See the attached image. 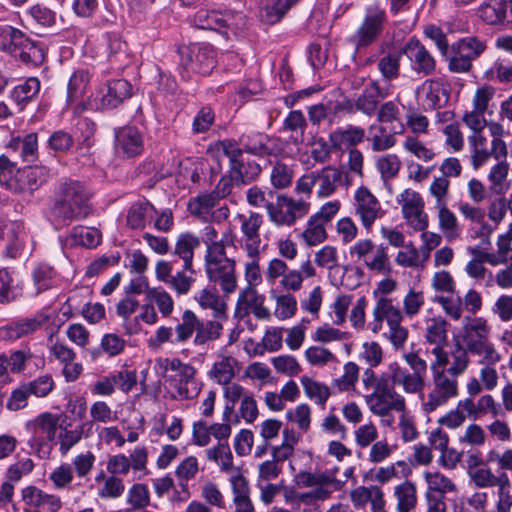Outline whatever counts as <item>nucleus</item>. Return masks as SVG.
Masks as SVG:
<instances>
[{
    "label": "nucleus",
    "instance_id": "47",
    "mask_svg": "<svg viewBox=\"0 0 512 512\" xmlns=\"http://www.w3.org/2000/svg\"><path fill=\"white\" fill-rule=\"evenodd\" d=\"M438 210L439 228L448 239L460 235L459 225L455 214L448 209L447 204L435 206Z\"/></svg>",
    "mask_w": 512,
    "mask_h": 512
},
{
    "label": "nucleus",
    "instance_id": "51",
    "mask_svg": "<svg viewBox=\"0 0 512 512\" xmlns=\"http://www.w3.org/2000/svg\"><path fill=\"white\" fill-rule=\"evenodd\" d=\"M301 384L307 397L314 400L318 405H325L326 401L330 397V389L327 385L315 381L308 376H303L301 378Z\"/></svg>",
    "mask_w": 512,
    "mask_h": 512
},
{
    "label": "nucleus",
    "instance_id": "49",
    "mask_svg": "<svg viewBox=\"0 0 512 512\" xmlns=\"http://www.w3.org/2000/svg\"><path fill=\"white\" fill-rule=\"evenodd\" d=\"M264 300L265 297L260 295L254 287L247 286L239 294L236 312L242 316L248 315L251 310L260 306V303H264Z\"/></svg>",
    "mask_w": 512,
    "mask_h": 512
},
{
    "label": "nucleus",
    "instance_id": "5",
    "mask_svg": "<svg viewBox=\"0 0 512 512\" xmlns=\"http://www.w3.org/2000/svg\"><path fill=\"white\" fill-rule=\"evenodd\" d=\"M489 328L483 318H474L463 327L465 350L481 357L480 364L495 365L501 360L500 354L489 341Z\"/></svg>",
    "mask_w": 512,
    "mask_h": 512
},
{
    "label": "nucleus",
    "instance_id": "29",
    "mask_svg": "<svg viewBox=\"0 0 512 512\" xmlns=\"http://www.w3.org/2000/svg\"><path fill=\"white\" fill-rule=\"evenodd\" d=\"M200 246V238L192 232L180 233L176 239L172 254L185 264V270L193 265L194 251Z\"/></svg>",
    "mask_w": 512,
    "mask_h": 512
},
{
    "label": "nucleus",
    "instance_id": "2",
    "mask_svg": "<svg viewBox=\"0 0 512 512\" xmlns=\"http://www.w3.org/2000/svg\"><path fill=\"white\" fill-rule=\"evenodd\" d=\"M91 211L89 192L82 182L67 179L60 183L58 199L52 210L57 227L84 219Z\"/></svg>",
    "mask_w": 512,
    "mask_h": 512
},
{
    "label": "nucleus",
    "instance_id": "25",
    "mask_svg": "<svg viewBox=\"0 0 512 512\" xmlns=\"http://www.w3.org/2000/svg\"><path fill=\"white\" fill-rule=\"evenodd\" d=\"M417 91L423 95V106L426 110L439 109L449 101V92L439 79L425 80Z\"/></svg>",
    "mask_w": 512,
    "mask_h": 512
},
{
    "label": "nucleus",
    "instance_id": "14",
    "mask_svg": "<svg viewBox=\"0 0 512 512\" xmlns=\"http://www.w3.org/2000/svg\"><path fill=\"white\" fill-rule=\"evenodd\" d=\"M401 206L402 215L410 226L416 231H423L428 227V217L424 212V202L421 195L412 190L405 189L396 198Z\"/></svg>",
    "mask_w": 512,
    "mask_h": 512
},
{
    "label": "nucleus",
    "instance_id": "53",
    "mask_svg": "<svg viewBox=\"0 0 512 512\" xmlns=\"http://www.w3.org/2000/svg\"><path fill=\"white\" fill-rule=\"evenodd\" d=\"M14 271L9 268L0 269V303H9L19 294L18 285L13 277Z\"/></svg>",
    "mask_w": 512,
    "mask_h": 512
},
{
    "label": "nucleus",
    "instance_id": "44",
    "mask_svg": "<svg viewBox=\"0 0 512 512\" xmlns=\"http://www.w3.org/2000/svg\"><path fill=\"white\" fill-rule=\"evenodd\" d=\"M237 360L231 356L223 357L213 364L209 374L220 385H228L235 376Z\"/></svg>",
    "mask_w": 512,
    "mask_h": 512
},
{
    "label": "nucleus",
    "instance_id": "61",
    "mask_svg": "<svg viewBox=\"0 0 512 512\" xmlns=\"http://www.w3.org/2000/svg\"><path fill=\"white\" fill-rule=\"evenodd\" d=\"M89 83V74L85 70L75 71L69 79L67 87V99L74 102L80 98Z\"/></svg>",
    "mask_w": 512,
    "mask_h": 512
},
{
    "label": "nucleus",
    "instance_id": "63",
    "mask_svg": "<svg viewBox=\"0 0 512 512\" xmlns=\"http://www.w3.org/2000/svg\"><path fill=\"white\" fill-rule=\"evenodd\" d=\"M359 377V367L354 362H347L344 365V374L332 382V387L338 391H349L353 389Z\"/></svg>",
    "mask_w": 512,
    "mask_h": 512
},
{
    "label": "nucleus",
    "instance_id": "31",
    "mask_svg": "<svg viewBox=\"0 0 512 512\" xmlns=\"http://www.w3.org/2000/svg\"><path fill=\"white\" fill-rule=\"evenodd\" d=\"M196 369L189 363L177 373V384L175 385L177 394L182 399H193L200 392V386L196 379Z\"/></svg>",
    "mask_w": 512,
    "mask_h": 512
},
{
    "label": "nucleus",
    "instance_id": "27",
    "mask_svg": "<svg viewBox=\"0 0 512 512\" xmlns=\"http://www.w3.org/2000/svg\"><path fill=\"white\" fill-rule=\"evenodd\" d=\"M105 39L108 61L115 69H122L129 63L127 43L116 33H107Z\"/></svg>",
    "mask_w": 512,
    "mask_h": 512
},
{
    "label": "nucleus",
    "instance_id": "23",
    "mask_svg": "<svg viewBox=\"0 0 512 512\" xmlns=\"http://www.w3.org/2000/svg\"><path fill=\"white\" fill-rule=\"evenodd\" d=\"M387 96L388 90L381 88L379 81L373 80L354 100L355 110L371 117L376 114L380 101Z\"/></svg>",
    "mask_w": 512,
    "mask_h": 512
},
{
    "label": "nucleus",
    "instance_id": "16",
    "mask_svg": "<svg viewBox=\"0 0 512 512\" xmlns=\"http://www.w3.org/2000/svg\"><path fill=\"white\" fill-rule=\"evenodd\" d=\"M354 209L363 227L370 231L374 222L384 215L378 199L366 187H360L355 192Z\"/></svg>",
    "mask_w": 512,
    "mask_h": 512
},
{
    "label": "nucleus",
    "instance_id": "12",
    "mask_svg": "<svg viewBox=\"0 0 512 512\" xmlns=\"http://www.w3.org/2000/svg\"><path fill=\"white\" fill-rule=\"evenodd\" d=\"M28 234L24 223L19 220H0V243L4 244L3 254L10 259H17L21 256Z\"/></svg>",
    "mask_w": 512,
    "mask_h": 512
},
{
    "label": "nucleus",
    "instance_id": "3",
    "mask_svg": "<svg viewBox=\"0 0 512 512\" xmlns=\"http://www.w3.org/2000/svg\"><path fill=\"white\" fill-rule=\"evenodd\" d=\"M60 418V415L44 412L26 423L25 428L30 434L27 440V445L31 450L30 453L35 454L40 459L50 457L56 444L55 439Z\"/></svg>",
    "mask_w": 512,
    "mask_h": 512
},
{
    "label": "nucleus",
    "instance_id": "56",
    "mask_svg": "<svg viewBox=\"0 0 512 512\" xmlns=\"http://www.w3.org/2000/svg\"><path fill=\"white\" fill-rule=\"evenodd\" d=\"M387 246L384 244L379 245L372 252L374 255L371 258H365V266L371 270L382 274L391 273V264L389 261Z\"/></svg>",
    "mask_w": 512,
    "mask_h": 512
},
{
    "label": "nucleus",
    "instance_id": "4",
    "mask_svg": "<svg viewBox=\"0 0 512 512\" xmlns=\"http://www.w3.org/2000/svg\"><path fill=\"white\" fill-rule=\"evenodd\" d=\"M180 57L179 73L183 80H190L192 74L209 75L217 64L216 49L209 43H191L178 48Z\"/></svg>",
    "mask_w": 512,
    "mask_h": 512
},
{
    "label": "nucleus",
    "instance_id": "37",
    "mask_svg": "<svg viewBox=\"0 0 512 512\" xmlns=\"http://www.w3.org/2000/svg\"><path fill=\"white\" fill-rule=\"evenodd\" d=\"M40 87V80L37 77H30L14 87L11 92V98L22 110L27 103L39 94Z\"/></svg>",
    "mask_w": 512,
    "mask_h": 512
},
{
    "label": "nucleus",
    "instance_id": "10",
    "mask_svg": "<svg viewBox=\"0 0 512 512\" xmlns=\"http://www.w3.org/2000/svg\"><path fill=\"white\" fill-rule=\"evenodd\" d=\"M385 21L386 13L383 9L369 6L361 25L351 36L350 41L357 49L368 47L380 36Z\"/></svg>",
    "mask_w": 512,
    "mask_h": 512
},
{
    "label": "nucleus",
    "instance_id": "32",
    "mask_svg": "<svg viewBox=\"0 0 512 512\" xmlns=\"http://www.w3.org/2000/svg\"><path fill=\"white\" fill-rule=\"evenodd\" d=\"M195 300L203 309H211L216 319H226L227 305L220 299L215 287L207 286L198 291Z\"/></svg>",
    "mask_w": 512,
    "mask_h": 512
},
{
    "label": "nucleus",
    "instance_id": "42",
    "mask_svg": "<svg viewBox=\"0 0 512 512\" xmlns=\"http://www.w3.org/2000/svg\"><path fill=\"white\" fill-rule=\"evenodd\" d=\"M367 140L371 142L373 151H384L393 147L396 139L393 134L388 133L382 123H375L368 128Z\"/></svg>",
    "mask_w": 512,
    "mask_h": 512
},
{
    "label": "nucleus",
    "instance_id": "38",
    "mask_svg": "<svg viewBox=\"0 0 512 512\" xmlns=\"http://www.w3.org/2000/svg\"><path fill=\"white\" fill-rule=\"evenodd\" d=\"M191 22L199 29L218 31L226 27L227 20L219 11L202 8L195 13Z\"/></svg>",
    "mask_w": 512,
    "mask_h": 512
},
{
    "label": "nucleus",
    "instance_id": "55",
    "mask_svg": "<svg viewBox=\"0 0 512 512\" xmlns=\"http://www.w3.org/2000/svg\"><path fill=\"white\" fill-rule=\"evenodd\" d=\"M13 56L27 66L37 67L42 64L45 54L41 44L33 40Z\"/></svg>",
    "mask_w": 512,
    "mask_h": 512
},
{
    "label": "nucleus",
    "instance_id": "17",
    "mask_svg": "<svg viewBox=\"0 0 512 512\" xmlns=\"http://www.w3.org/2000/svg\"><path fill=\"white\" fill-rule=\"evenodd\" d=\"M115 150L122 158H134L144 150V136L135 126L115 130Z\"/></svg>",
    "mask_w": 512,
    "mask_h": 512
},
{
    "label": "nucleus",
    "instance_id": "8",
    "mask_svg": "<svg viewBox=\"0 0 512 512\" xmlns=\"http://www.w3.org/2000/svg\"><path fill=\"white\" fill-rule=\"evenodd\" d=\"M486 50L485 41L476 36H467L451 44L447 57L448 69L453 73H466L472 68V61Z\"/></svg>",
    "mask_w": 512,
    "mask_h": 512
},
{
    "label": "nucleus",
    "instance_id": "18",
    "mask_svg": "<svg viewBox=\"0 0 512 512\" xmlns=\"http://www.w3.org/2000/svg\"><path fill=\"white\" fill-rule=\"evenodd\" d=\"M402 49L414 72L423 76H429L435 72L436 60L419 40L410 39Z\"/></svg>",
    "mask_w": 512,
    "mask_h": 512
},
{
    "label": "nucleus",
    "instance_id": "41",
    "mask_svg": "<svg viewBox=\"0 0 512 512\" xmlns=\"http://www.w3.org/2000/svg\"><path fill=\"white\" fill-rule=\"evenodd\" d=\"M394 496L397 499V512H410L417 503L416 487L412 482L405 481L394 489Z\"/></svg>",
    "mask_w": 512,
    "mask_h": 512
},
{
    "label": "nucleus",
    "instance_id": "28",
    "mask_svg": "<svg viewBox=\"0 0 512 512\" xmlns=\"http://www.w3.org/2000/svg\"><path fill=\"white\" fill-rule=\"evenodd\" d=\"M365 138V130L359 126L349 125L338 128L329 135L331 146L335 149L350 148L360 144Z\"/></svg>",
    "mask_w": 512,
    "mask_h": 512
},
{
    "label": "nucleus",
    "instance_id": "21",
    "mask_svg": "<svg viewBox=\"0 0 512 512\" xmlns=\"http://www.w3.org/2000/svg\"><path fill=\"white\" fill-rule=\"evenodd\" d=\"M241 232L244 237V249L248 256H259L261 243L259 229L263 224V216L257 212H250L248 216L238 214Z\"/></svg>",
    "mask_w": 512,
    "mask_h": 512
},
{
    "label": "nucleus",
    "instance_id": "9",
    "mask_svg": "<svg viewBox=\"0 0 512 512\" xmlns=\"http://www.w3.org/2000/svg\"><path fill=\"white\" fill-rule=\"evenodd\" d=\"M431 370L434 387L428 394L427 402L424 403V410L428 413L433 412L458 395L456 376L448 374L444 369L439 370L436 368V364H431Z\"/></svg>",
    "mask_w": 512,
    "mask_h": 512
},
{
    "label": "nucleus",
    "instance_id": "11",
    "mask_svg": "<svg viewBox=\"0 0 512 512\" xmlns=\"http://www.w3.org/2000/svg\"><path fill=\"white\" fill-rule=\"evenodd\" d=\"M174 261L159 260L156 263L155 273L158 280L169 285L179 295L187 294L194 281V275L196 274L193 265H190V269L185 270V264L182 265V269L174 270Z\"/></svg>",
    "mask_w": 512,
    "mask_h": 512
},
{
    "label": "nucleus",
    "instance_id": "33",
    "mask_svg": "<svg viewBox=\"0 0 512 512\" xmlns=\"http://www.w3.org/2000/svg\"><path fill=\"white\" fill-rule=\"evenodd\" d=\"M230 173L236 179V186L248 185L255 181L260 173L261 166L254 160L244 161L243 156L239 157L238 160L229 165Z\"/></svg>",
    "mask_w": 512,
    "mask_h": 512
},
{
    "label": "nucleus",
    "instance_id": "7",
    "mask_svg": "<svg viewBox=\"0 0 512 512\" xmlns=\"http://www.w3.org/2000/svg\"><path fill=\"white\" fill-rule=\"evenodd\" d=\"M310 203L303 198L298 200L278 194L275 202L266 203L269 220L276 226H292L298 219L308 214Z\"/></svg>",
    "mask_w": 512,
    "mask_h": 512
},
{
    "label": "nucleus",
    "instance_id": "30",
    "mask_svg": "<svg viewBox=\"0 0 512 512\" xmlns=\"http://www.w3.org/2000/svg\"><path fill=\"white\" fill-rule=\"evenodd\" d=\"M336 472L337 468L316 473L300 471L295 479L297 485L301 487L333 486L335 489H340L341 482L336 479Z\"/></svg>",
    "mask_w": 512,
    "mask_h": 512
},
{
    "label": "nucleus",
    "instance_id": "59",
    "mask_svg": "<svg viewBox=\"0 0 512 512\" xmlns=\"http://www.w3.org/2000/svg\"><path fill=\"white\" fill-rule=\"evenodd\" d=\"M10 147L20 148V155L24 161L32 162L37 157L38 137L36 133L27 134L22 140L20 138L13 139Z\"/></svg>",
    "mask_w": 512,
    "mask_h": 512
},
{
    "label": "nucleus",
    "instance_id": "15",
    "mask_svg": "<svg viewBox=\"0 0 512 512\" xmlns=\"http://www.w3.org/2000/svg\"><path fill=\"white\" fill-rule=\"evenodd\" d=\"M132 96V85L126 79L108 80L97 92L95 102L100 110H112Z\"/></svg>",
    "mask_w": 512,
    "mask_h": 512
},
{
    "label": "nucleus",
    "instance_id": "57",
    "mask_svg": "<svg viewBox=\"0 0 512 512\" xmlns=\"http://www.w3.org/2000/svg\"><path fill=\"white\" fill-rule=\"evenodd\" d=\"M224 397L227 400V404L224 407L223 411V420L229 421L231 415L234 412L235 403L251 394V392H247L244 387H242L238 383H229L228 385H224Z\"/></svg>",
    "mask_w": 512,
    "mask_h": 512
},
{
    "label": "nucleus",
    "instance_id": "46",
    "mask_svg": "<svg viewBox=\"0 0 512 512\" xmlns=\"http://www.w3.org/2000/svg\"><path fill=\"white\" fill-rule=\"evenodd\" d=\"M149 209H154V207L147 200L133 203L127 211V226L134 230L143 229L146 225V215Z\"/></svg>",
    "mask_w": 512,
    "mask_h": 512
},
{
    "label": "nucleus",
    "instance_id": "1",
    "mask_svg": "<svg viewBox=\"0 0 512 512\" xmlns=\"http://www.w3.org/2000/svg\"><path fill=\"white\" fill-rule=\"evenodd\" d=\"M222 333L223 325L219 319L202 320L192 310L186 309L175 328L160 326L149 339V344L152 347H160L164 343L185 344L194 335L193 344L204 348L218 340Z\"/></svg>",
    "mask_w": 512,
    "mask_h": 512
},
{
    "label": "nucleus",
    "instance_id": "52",
    "mask_svg": "<svg viewBox=\"0 0 512 512\" xmlns=\"http://www.w3.org/2000/svg\"><path fill=\"white\" fill-rule=\"evenodd\" d=\"M448 323L442 317H434L427 322L426 340L430 344L443 346L447 341Z\"/></svg>",
    "mask_w": 512,
    "mask_h": 512
},
{
    "label": "nucleus",
    "instance_id": "35",
    "mask_svg": "<svg viewBox=\"0 0 512 512\" xmlns=\"http://www.w3.org/2000/svg\"><path fill=\"white\" fill-rule=\"evenodd\" d=\"M300 0H273L264 5L259 11L261 22L274 25L279 23L287 12Z\"/></svg>",
    "mask_w": 512,
    "mask_h": 512
},
{
    "label": "nucleus",
    "instance_id": "45",
    "mask_svg": "<svg viewBox=\"0 0 512 512\" xmlns=\"http://www.w3.org/2000/svg\"><path fill=\"white\" fill-rule=\"evenodd\" d=\"M509 165L506 161H499L496 165H494L489 174L488 179L491 182L489 186V190L491 193L496 195L504 194L508 188L509 184L507 182Z\"/></svg>",
    "mask_w": 512,
    "mask_h": 512
},
{
    "label": "nucleus",
    "instance_id": "43",
    "mask_svg": "<svg viewBox=\"0 0 512 512\" xmlns=\"http://www.w3.org/2000/svg\"><path fill=\"white\" fill-rule=\"evenodd\" d=\"M403 55L402 50H394L382 56L377 63L378 70L380 71L383 79L391 81L395 80L400 75V60Z\"/></svg>",
    "mask_w": 512,
    "mask_h": 512
},
{
    "label": "nucleus",
    "instance_id": "40",
    "mask_svg": "<svg viewBox=\"0 0 512 512\" xmlns=\"http://www.w3.org/2000/svg\"><path fill=\"white\" fill-rule=\"evenodd\" d=\"M3 46L2 50L14 55L21 48L30 44V39L23 31L10 25L3 26Z\"/></svg>",
    "mask_w": 512,
    "mask_h": 512
},
{
    "label": "nucleus",
    "instance_id": "60",
    "mask_svg": "<svg viewBox=\"0 0 512 512\" xmlns=\"http://www.w3.org/2000/svg\"><path fill=\"white\" fill-rule=\"evenodd\" d=\"M387 373L395 386L402 385L406 393H418L413 379L410 377V372L402 368L397 362L388 365Z\"/></svg>",
    "mask_w": 512,
    "mask_h": 512
},
{
    "label": "nucleus",
    "instance_id": "34",
    "mask_svg": "<svg viewBox=\"0 0 512 512\" xmlns=\"http://www.w3.org/2000/svg\"><path fill=\"white\" fill-rule=\"evenodd\" d=\"M31 277L37 294L56 287L59 281L54 267L44 262L38 263L33 268Z\"/></svg>",
    "mask_w": 512,
    "mask_h": 512
},
{
    "label": "nucleus",
    "instance_id": "54",
    "mask_svg": "<svg viewBox=\"0 0 512 512\" xmlns=\"http://www.w3.org/2000/svg\"><path fill=\"white\" fill-rule=\"evenodd\" d=\"M469 475L473 483L479 488L497 487L508 477L506 472L495 475L490 468H478L470 471Z\"/></svg>",
    "mask_w": 512,
    "mask_h": 512
},
{
    "label": "nucleus",
    "instance_id": "62",
    "mask_svg": "<svg viewBox=\"0 0 512 512\" xmlns=\"http://www.w3.org/2000/svg\"><path fill=\"white\" fill-rule=\"evenodd\" d=\"M302 237L309 246L322 243L327 238L325 224L317 220L316 217L311 216L307 222L306 229L302 233Z\"/></svg>",
    "mask_w": 512,
    "mask_h": 512
},
{
    "label": "nucleus",
    "instance_id": "58",
    "mask_svg": "<svg viewBox=\"0 0 512 512\" xmlns=\"http://www.w3.org/2000/svg\"><path fill=\"white\" fill-rule=\"evenodd\" d=\"M425 480L428 485L427 492H431L434 495L442 494L445 496L446 493L456 490V486L452 480L439 472L425 473Z\"/></svg>",
    "mask_w": 512,
    "mask_h": 512
},
{
    "label": "nucleus",
    "instance_id": "22",
    "mask_svg": "<svg viewBox=\"0 0 512 512\" xmlns=\"http://www.w3.org/2000/svg\"><path fill=\"white\" fill-rule=\"evenodd\" d=\"M47 178L48 169L44 166H28L18 169L11 191L14 193H32L44 184Z\"/></svg>",
    "mask_w": 512,
    "mask_h": 512
},
{
    "label": "nucleus",
    "instance_id": "50",
    "mask_svg": "<svg viewBox=\"0 0 512 512\" xmlns=\"http://www.w3.org/2000/svg\"><path fill=\"white\" fill-rule=\"evenodd\" d=\"M374 318H383L389 327L398 326L402 321L401 312L392 304V300L388 298H380L373 310Z\"/></svg>",
    "mask_w": 512,
    "mask_h": 512
},
{
    "label": "nucleus",
    "instance_id": "24",
    "mask_svg": "<svg viewBox=\"0 0 512 512\" xmlns=\"http://www.w3.org/2000/svg\"><path fill=\"white\" fill-rule=\"evenodd\" d=\"M206 273L208 279L218 284L221 290L226 294H231L237 287V278L235 274V261L223 260L222 263H214L212 266L208 265Z\"/></svg>",
    "mask_w": 512,
    "mask_h": 512
},
{
    "label": "nucleus",
    "instance_id": "48",
    "mask_svg": "<svg viewBox=\"0 0 512 512\" xmlns=\"http://www.w3.org/2000/svg\"><path fill=\"white\" fill-rule=\"evenodd\" d=\"M404 359L412 370L410 377L413 379L412 381L417 391L421 392L425 386V377L427 374L426 361L413 352L405 354Z\"/></svg>",
    "mask_w": 512,
    "mask_h": 512
},
{
    "label": "nucleus",
    "instance_id": "19",
    "mask_svg": "<svg viewBox=\"0 0 512 512\" xmlns=\"http://www.w3.org/2000/svg\"><path fill=\"white\" fill-rule=\"evenodd\" d=\"M478 15L488 25H511L512 0H484L478 8Z\"/></svg>",
    "mask_w": 512,
    "mask_h": 512
},
{
    "label": "nucleus",
    "instance_id": "36",
    "mask_svg": "<svg viewBox=\"0 0 512 512\" xmlns=\"http://www.w3.org/2000/svg\"><path fill=\"white\" fill-rule=\"evenodd\" d=\"M307 128L306 118L301 110H292L285 117L281 132H290L291 141L294 144L302 143L304 140V133Z\"/></svg>",
    "mask_w": 512,
    "mask_h": 512
},
{
    "label": "nucleus",
    "instance_id": "20",
    "mask_svg": "<svg viewBox=\"0 0 512 512\" xmlns=\"http://www.w3.org/2000/svg\"><path fill=\"white\" fill-rule=\"evenodd\" d=\"M21 498L26 508L39 512H57L62 507L60 497L48 494L37 486L29 485L21 490Z\"/></svg>",
    "mask_w": 512,
    "mask_h": 512
},
{
    "label": "nucleus",
    "instance_id": "64",
    "mask_svg": "<svg viewBox=\"0 0 512 512\" xmlns=\"http://www.w3.org/2000/svg\"><path fill=\"white\" fill-rule=\"evenodd\" d=\"M78 145L89 149L93 145V137L96 131L95 123L89 118H80L76 123Z\"/></svg>",
    "mask_w": 512,
    "mask_h": 512
},
{
    "label": "nucleus",
    "instance_id": "13",
    "mask_svg": "<svg viewBox=\"0 0 512 512\" xmlns=\"http://www.w3.org/2000/svg\"><path fill=\"white\" fill-rule=\"evenodd\" d=\"M50 320V315L44 311H38L32 316L10 321L0 329V335L5 340L16 341L34 335L42 330Z\"/></svg>",
    "mask_w": 512,
    "mask_h": 512
},
{
    "label": "nucleus",
    "instance_id": "39",
    "mask_svg": "<svg viewBox=\"0 0 512 512\" xmlns=\"http://www.w3.org/2000/svg\"><path fill=\"white\" fill-rule=\"evenodd\" d=\"M316 177L317 182H320L318 196L328 197L335 192L337 185L341 182L342 172L333 166H326L316 172Z\"/></svg>",
    "mask_w": 512,
    "mask_h": 512
},
{
    "label": "nucleus",
    "instance_id": "26",
    "mask_svg": "<svg viewBox=\"0 0 512 512\" xmlns=\"http://www.w3.org/2000/svg\"><path fill=\"white\" fill-rule=\"evenodd\" d=\"M65 422L66 421L63 420L59 423V429L61 431L58 435L59 452L63 456L66 455L73 446L81 441L85 430L88 432L93 426L92 421H86L75 426L74 429H68L70 424L66 425Z\"/></svg>",
    "mask_w": 512,
    "mask_h": 512
},
{
    "label": "nucleus",
    "instance_id": "6",
    "mask_svg": "<svg viewBox=\"0 0 512 512\" xmlns=\"http://www.w3.org/2000/svg\"><path fill=\"white\" fill-rule=\"evenodd\" d=\"M365 400L371 412L378 416H386L392 410L398 412L405 410V399L395 391V385L387 371L377 376L374 390L365 396Z\"/></svg>",
    "mask_w": 512,
    "mask_h": 512
}]
</instances>
